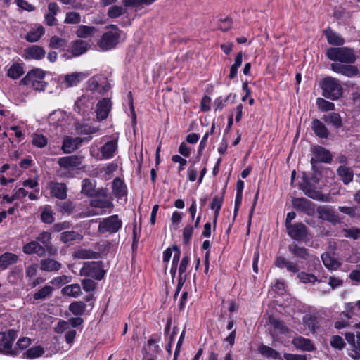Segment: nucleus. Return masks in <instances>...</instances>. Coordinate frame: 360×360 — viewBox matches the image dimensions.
I'll list each match as a JSON object with an SVG mask.
<instances>
[{
	"label": "nucleus",
	"mask_w": 360,
	"mask_h": 360,
	"mask_svg": "<svg viewBox=\"0 0 360 360\" xmlns=\"http://www.w3.org/2000/svg\"><path fill=\"white\" fill-rule=\"evenodd\" d=\"M304 322L313 333H315L319 328V321H317V319L314 316H309L307 319H304Z\"/></svg>",
	"instance_id": "nucleus-55"
},
{
	"label": "nucleus",
	"mask_w": 360,
	"mask_h": 360,
	"mask_svg": "<svg viewBox=\"0 0 360 360\" xmlns=\"http://www.w3.org/2000/svg\"><path fill=\"white\" fill-rule=\"evenodd\" d=\"M319 217L323 220L335 224L339 221L338 214L334 210L326 206H320L317 208Z\"/></svg>",
	"instance_id": "nucleus-19"
},
{
	"label": "nucleus",
	"mask_w": 360,
	"mask_h": 360,
	"mask_svg": "<svg viewBox=\"0 0 360 360\" xmlns=\"http://www.w3.org/2000/svg\"><path fill=\"white\" fill-rule=\"evenodd\" d=\"M97 32L94 26L79 25L76 31V34L79 38H87L91 37Z\"/></svg>",
	"instance_id": "nucleus-38"
},
{
	"label": "nucleus",
	"mask_w": 360,
	"mask_h": 360,
	"mask_svg": "<svg viewBox=\"0 0 360 360\" xmlns=\"http://www.w3.org/2000/svg\"><path fill=\"white\" fill-rule=\"evenodd\" d=\"M122 222L117 215H112L103 219L98 225V231L100 233H115L122 227Z\"/></svg>",
	"instance_id": "nucleus-8"
},
{
	"label": "nucleus",
	"mask_w": 360,
	"mask_h": 360,
	"mask_svg": "<svg viewBox=\"0 0 360 360\" xmlns=\"http://www.w3.org/2000/svg\"><path fill=\"white\" fill-rule=\"evenodd\" d=\"M269 322L271 325L275 329H277L280 333L283 334L288 332V328L284 326L283 321L276 319H270Z\"/></svg>",
	"instance_id": "nucleus-56"
},
{
	"label": "nucleus",
	"mask_w": 360,
	"mask_h": 360,
	"mask_svg": "<svg viewBox=\"0 0 360 360\" xmlns=\"http://www.w3.org/2000/svg\"><path fill=\"white\" fill-rule=\"evenodd\" d=\"M328 44L334 46H341L345 43V39L331 28L328 27L323 31Z\"/></svg>",
	"instance_id": "nucleus-32"
},
{
	"label": "nucleus",
	"mask_w": 360,
	"mask_h": 360,
	"mask_svg": "<svg viewBox=\"0 0 360 360\" xmlns=\"http://www.w3.org/2000/svg\"><path fill=\"white\" fill-rule=\"evenodd\" d=\"M342 232L343 236L346 238H351L355 240L360 237V229L359 228L344 229Z\"/></svg>",
	"instance_id": "nucleus-53"
},
{
	"label": "nucleus",
	"mask_w": 360,
	"mask_h": 360,
	"mask_svg": "<svg viewBox=\"0 0 360 360\" xmlns=\"http://www.w3.org/2000/svg\"><path fill=\"white\" fill-rule=\"evenodd\" d=\"M82 285L86 292L94 291L96 288V283L91 279H83L82 281Z\"/></svg>",
	"instance_id": "nucleus-62"
},
{
	"label": "nucleus",
	"mask_w": 360,
	"mask_h": 360,
	"mask_svg": "<svg viewBox=\"0 0 360 360\" xmlns=\"http://www.w3.org/2000/svg\"><path fill=\"white\" fill-rule=\"evenodd\" d=\"M323 120L331 124L335 128L339 129L342 126V122L340 115L337 112H330L323 117Z\"/></svg>",
	"instance_id": "nucleus-40"
},
{
	"label": "nucleus",
	"mask_w": 360,
	"mask_h": 360,
	"mask_svg": "<svg viewBox=\"0 0 360 360\" xmlns=\"http://www.w3.org/2000/svg\"><path fill=\"white\" fill-rule=\"evenodd\" d=\"M123 13V8L119 6H112L109 8L108 15L111 18H115Z\"/></svg>",
	"instance_id": "nucleus-58"
},
{
	"label": "nucleus",
	"mask_w": 360,
	"mask_h": 360,
	"mask_svg": "<svg viewBox=\"0 0 360 360\" xmlns=\"http://www.w3.org/2000/svg\"><path fill=\"white\" fill-rule=\"evenodd\" d=\"M62 265L60 262L51 258H46L40 261V269L44 271H58Z\"/></svg>",
	"instance_id": "nucleus-31"
},
{
	"label": "nucleus",
	"mask_w": 360,
	"mask_h": 360,
	"mask_svg": "<svg viewBox=\"0 0 360 360\" xmlns=\"http://www.w3.org/2000/svg\"><path fill=\"white\" fill-rule=\"evenodd\" d=\"M24 72L23 63H13L8 70L7 76L13 79H16L20 78Z\"/></svg>",
	"instance_id": "nucleus-35"
},
{
	"label": "nucleus",
	"mask_w": 360,
	"mask_h": 360,
	"mask_svg": "<svg viewBox=\"0 0 360 360\" xmlns=\"http://www.w3.org/2000/svg\"><path fill=\"white\" fill-rule=\"evenodd\" d=\"M288 234L297 241H304L307 239L308 229L302 223H295L287 228Z\"/></svg>",
	"instance_id": "nucleus-11"
},
{
	"label": "nucleus",
	"mask_w": 360,
	"mask_h": 360,
	"mask_svg": "<svg viewBox=\"0 0 360 360\" xmlns=\"http://www.w3.org/2000/svg\"><path fill=\"white\" fill-rule=\"evenodd\" d=\"M117 148V140L113 139L105 143L101 149V153L103 159H110L114 156Z\"/></svg>",
	"instance_id": "nucleus-26"
},
{
	"label": "nucleus",
	"mask_w": 360,
	"mask_h": 360,
	"mask_svg": "<svg viewBox=\"0 0 360 360\" xmlns=\"http://www.w3.org/2000/svg\"><path fill=\"white\" fill-rule=\"evenodd\" d=\"M112 191L114 195L118 198H122L126 195V186L120 178L117 177L113 180Z\"/></svg>",
	"instance_id": "nucleus-36"
},
{
	"label": "nucleus",
	"mask_w": 360,
	"mask_h": 360,
	"mask_svg": "<svg viewBox=\"0 0 360 360\" xmlns=\"http://www.w3.org/2000/svg\"><path fill=\"white\" fill-rule=\"evenodd\" d=\"M292 204L295 209L302 212L307 215H312L315 212V204L304 198H295L292 200Z\"/></svg>",
	"instance_id": "nucleus-12"
},
{
	"label": "nucleus",
	"mask_w": 360,
	"mask_h": 360,
	"mask_svg": "<svg viewBox=\"0 0 360 360\" xmlns=\"http://www.w3.org/2000/svg\"><path fill=\"white\" fill-rule=\"evenodd\" d=\"M112 103L109 98H103L96 105V118L99 121L106 119L111 110Z\"/></svg>",
	"instance_id": "nucleus-16"
},
{
	"label": "nucleus",
	"mask_w": 360,
	"mask_h": 360,
	"mask_svg": "<svg viewBox=\"0 0 360 360\" xmlns=\"http://www.w3.org/2000/svg\"><path fill=\"white\" fill-rule=\"evenodd\" d=\"M50 195L59 200H65L68 196V187L65 183L51 181L49 183Z\"/></svg>",
	"instance_id": "nucleus-14"
},
{
	"label": "nucleus",
	"mask_w": 360,
	"mask_h": 360,
	"mask_svg": "<svg viewBox=\"0 0 360 360\" xmlns=\"http://www.w3.org/2000/svg\"><path fill=\"white\" fill-rule=\"evenodd\" d=\"M326 55L330 60L346 64L354 63L356 59L354 49L349 47L329 48Z\"/></svg>",
	"instance_id": "nucleus-3"
},
{
	"label": "nucleus",
	"mask_w": 360,
	"mask_h": 360,
	"mask_svg": "<svg viewBox=\"0 0 360 360\" xmlns=\"http://www.w3.org/2000/svg\"><path fill=\"white\" fill-rule=\"evenodd\" d=\"M53 288L50 285H45L33 295L35 300H46L52 295Z\"/></svg>",
	"instance_id": "nucleus-43"
},
{
	"label": "nucleus",
	"mask_w": 360,
	"mask_h": 360,
	"mask_svg": "<svg viewBox=\"0 0 360 360\" xmlns=\"http://www.w3.org/2000/svg\"><path fill=\"white\" fill-rule=\"evenodd\" d=\"M331 69L337 73H340L349 77L355 76L359 73L358 68L356 66L349 65L332 63Z\"/></svg>",
	"instance_id": "nucleus-20"
},
{
	"label": "nucleus",
	"mask_w": 360,
	"mask_h": 360,
	"mask_svg": "<svg viewBox=\"0 0 360 360\" xmlns=\"http://www.w3.org/2000/svg\"><path fill=\"white\" fill-rule=\"evenodd\" d=\"M321 259L325 267L330 271H335L338 269L342 265L341 262L335 257L333 253H323L321 255Z\"/></svg>",
	"instance_id": "nucleus-21"
},
{
	"label": "nucleus",
	"mask_w": 360,
	"mask_h": 360,
	"mask_svg": "<svg viewBox=\"0 0 360 360\" xmlns=\"http://www.w3.org/2000/svg\"><path fill=\"white\" fill-rule=\"evenodd\" d=\"M120 34L118 32L108 31L105 32L98 42V46L103 51H108L118 44Z\"/></svg>",
	"instance_id": "nucleus-9"
},
{
	"label": "nucleus",
	"mask_w": 360,
	"mask_h": 360,
	"mask_svg": "<svg viewBox=\"0 0 360 360\" xmlns=\"http://www.w3.org/2000/svg\"><path fill=\"white\" fill-rule=\"evenodd\" d=\"M46 51L43 47L33 45L25 49L23 57L27 60H41L44 57Z\"/></svg>",
	"instance_id": "nucleus-22"
},
{
	"label": "nucleus",
	"mask_w": 360,
	"mask_h": 360,
	"mask_svg": "<svg viewBox=\"0 0 360 360\" xmlns=\"http://www.w3.org/2000/svg\"><path fill=\"white\" fill-rule=\"evenodd\" d=\"M82 156L74 155L60 158L58 160V164L62 168L70 169L79 167L82 163Z\"/></svg>",
	"instance_id": "nucleus-15"
},
{
	"label": "nucleus",
	"mask_w": 360,
	"mask_h": 360,
	"mask_svg": "<svg viewBox=\"0 0 360 360\" xmlns=\"http://www.w3.org/2000/svg\"><path fill=\"white\" fill-rule=\"evenodd\" d=\"M223 195L221 197L215 196L210 204V208L214 210V215L213 217L214 228H215L217 224V220L223 203Z\"/></svg>",
	"instance_id": "nucleus-39"
},
{
	"label": "nucleus",
	"mask_w": 360,
	"mask_h": 360,
	"mask_svg": "<svg viewBox=\"0 0 360 360\" xmlns=\"http://www.w3.org/2000/svg\"><path fill=\"white\" fill-rule=\"evenodd\" d=\"M18 261V256L11 252H5L0 256V269H6L9 266L15 264Z\"/></svg>",
	"instance_id": "nucleus-30"
},
{
	"label": "nucleus",
	"mask_w": 360,
	"mask_h": 360,
	"mask_svg": "<svg viewBox=\"0 0 360 360\" xmlns=\"http://www.w3.org/2000/svg\"><path fill=\"white\" fill-rule=\"evenodd\" d=\"M91 139V136L85 138H71L67 136L63 141L62 150L65 153H71L76 150L84 141L87 142Z\"/></svg>",
	"instance_id": "nucleus-13"
},
{
	"label": "nucleus",
	"mask_w": 360,
	"mask_h": 360,
	"mask_svg": "<svg viewBox=\"0 0 360 360\" xmlns=\"http://www.w3.org/2000/svg\"><path fill=\"white\" fill-rule=\"evenodd\" d=\"M297 278L301 283H315L316 282L320 283L325 282L321 278L319 279L316 276L311 273H307L301 271L297 274Z\"/></svg>",
	"instance_id": "nucleus-37"
},
{
	"label": "nucleus",
	"mask_w": 360,
	"mask_h": 360,
	"mask_svg": "<svg viewBox=\"0 0 360 360\" xmlns=\"http://www.w3.org/2000/svg\"><path fill=\"white\" fill-rule=\"evenodd\" d=\"M316 105L318 108L323 112H327L330 110H333L335 108V105L333 103L328 101L322 98H318L316 100Z\"/></svg>",
	"instance_id": "nucleus-47"
},
{
	"label": "nucleus",
	"mask_w": 360,
	"mask_h": 360,
	"mask_svg": "<svg viewBox=\"0 0 360 360\" xmlns=\"http://www.w3.org/2000/svg\"><path fill=\"white\" fill-rule=\"evenodd\" d=\"M43 34L44 28L42 27H39L37 29L29 31L25 36V39L29 42H36L41 39Z\"/></svg>",
	"instance_id": "nucleus-45"
},
{
	"label": "nucleus",
	"mask_w": 360,
	"mask_h": 360,
	"mask_svg": "<svg viewBox=\"0 0 360 360\" xmlns=\"http://www.w3.org/2000/svg\"><path fill=\"white\" fill-rule=\"evenodd\" d=\"M292 343L297 349L302 351L312 352L316 349L314 345L309 339L302 336L294 338Z\"/></svg>",
	"instance_id": "nucleus-25"
},
{
	"label": "nucleus",
	"mask_w": 360,
	"mask_h": 360,
	"mask_svg": "<svg viewBox=\"0 0 360 360\" xmlns=\"http://www.w3.org/2000/svg\"><path fill=\"white\" fill-rule=\"evenodd\" d=\"M45 72L39 68H34L20 81V85H30L33 89L44 91L47 86V82L44 81Z\"/></svg>",
	"instance_id": "nucleus-1"
},
{
	"label": "nucleus",
	"mask_w": 360,
	"mask_h": 360,
	"mask_svg": "<svg viewBox=\"0 0 360 360\" xmlns=\"http://www.w3.org/2000/svg\"><path fill=\"white\" fill-rule=\"evenodd\" d=\"M73 257L81 259H100L101 255L90 249L79 248L74 252Z\"/></svg>",
	"instance_id": "nucleus-27"
},
{
	"label": "nucleus",
	"mask_w": 360,
	"mask_h": 360,
	"mask_svg": "<svg viewBox=\"0 0 360 360\" xmlns=\"http://www.w3.org/2000/svg\"><path fill=\"white\" fill-rule=\"evenodd\" d=\"M89 46V43L86 41L77 39L72 43L69 51L71 53L72 56L77 57L85 53L88 51Z\"/></svg>",
	"instance_id": "nucleus-24"
},
{
	"label": "nucleus",
	"mask_w": 360,
	"mask_h": 360,
	"mask_svg": "<svg viewBox=\"0 0 360 360\" xmlns=\"http://www.w3.org/2000/svg\"><path fill=\"white\" fill-rule=\"evenodd\" d=\"M90 205L91 207L101 209L112 208L113 207V203L111 201L101 199L92 200Z\"/></svg>",
	"instance_id": "nucleus-48"
},
{
	"label": "nucleus",
	"mask_w": 360,
	"mask_h": 360,
	"mask_svg": "<svg viewBox=\"0 0 360 360\" xmlns=\"http://www.w3.org/2000/svg\"><path fill=\"white\" fill-rule=\"evenodd\" d=\"M88 76V73L82 72H75L68 74L64 77L63 84L66 88L75 86Z\"/></svg>",
	"instance_id": "nucleus-18"
},
{
	"label": "nucleus",
	"mask_w": 360,
	"mask_h": 360,
	"mask_svg": "<svg viewBox=\"0 0 360 360\" xmlns=\"http://www.w3.org/2000/svg\"><path fill=\"white\" fill-rule=\"evenodd\" d=\"M83 239V236L75 231H63L60 235V240L63 243H68L72 241L80 242Z\"/></svg>",
	"instance_id": "nucleus-33"
},
{
	"label": "nucleus",
	"mask_w": 360,
	"mask_h": 360,
	"mask_svg": "<svg viewBox=\"0 0 360 360\" xmlns=\"http://www.w3.org/2000/svg\"><path fill=\"white\" fill-rule=\"evenodd\" d=\"M82 276L91 277L96 280H101L105 275V271L103 269L102 262H86L80 269Z\"/></svg>",
	"instance_id": "nucleus-6"
},
{
	"label": "nucleus",
	"mask_w": 360,
	"mask_h": 360,
	"mask_svg": "<svg viewBox=\"0 0 360 360\" xmlns=\"http://www.w3.org/2000/svg\"><path fill=\"white\" fill-rule=\"evenodd\" d=\"M44 352V349L41 347L36 346L29 349L26 352V355L27 358L33 359L41 356Z\"/></svg>",
	"instance_id": "nucleus-52"
},
{
	"label": "nucleus",
	"mask_w": 360,
	"mask_h": 360,
	"mask_svg": "<svg viewBox=\"0 0 360 360\" xmlns=\"http://www.w3.org/2000/svg\"><path fill=\"white\" fill-rule=\"evenodd\" d=\"M317 183L312 182L309 177L304 176L300 184V189L309 198L321 202H329L330 196L323 194L316 186Z\"/></svg>",
	"instance_id": "nucleus-4"
},
{
	"label": "nucleus",
	"mask_w": 360,
	"mask_h": 360,
	"mask_svg": "<svg viewBox=\"0 0 360 360\" xmlns=\"http://www.w3.org/2000/svg\"><path fill=\"white\" fill-rule=\"evenodd\" d=\"M59 207L60 212L63 213H70L75 207L73 203L70 200L60 202Z\"/></svg>",
	"instance_id": "nucleus-64"
},
{
	"label": "nucleus",
	"mask_w": 360,
	"mask_h": 360,
	"mask_svg": "<svg viewBox=\"0 0 360 360\" xmlns=\"http://www.w3.org/2000/svg\"><path fill=\"white\" fill-rule=\"evenodd\" d=\"M64 22L67 24H78L81 22V16L77 12H68L65 15Z\"/></svg>",
	"instance_id": "nucleus-50"
},
{
	"label": "nucleus",
	"mask_w": 360,
	"mask_h": 360,
	"mask_svg": "<svg viewBox=\"0 0 360 360\" xmlns=\"http://www.w3.org/2000/svg\"><path fill=\"white\" fill-rule=\"evenodd\" d=\"M76 129L79 131L82 134H91L98 131V128L88 124H77Z\"/></svg>",
	"instance_id": "nucleus-54"
},
{
	"label": "nucleus",
	"mask_w": 360,
	"mask_h": 360,
	"mask_svg": "<svg viewBox=\"0 0 360 360\" xmlns=\"http://www.w3.org/2000/svg\"><path fill=\"white\" fill-rule=\"evenodd\" d=\"M22 251L25 254L31 255L36 253L39 257L45 255V248L36 240H32L26 243L22 247Z\"/></svg>",
	"instance_id": "nucleus-23"
},
{
	"label": "nucleus",
	"mask_w": 360,
	"mask_h": 360,
	"mask_svg": "<svg viewBox=\"0 0 360 360\" xmlns=\"http://www.w3.org/2000/svg\"><path fill=\"white\" fill-rule=\"evenodd\" d=\"M62 292L69 297H77L82 294L81 287L77 283L68 285L62 289Z\"/></svg>",
	"instance_id": "nucleus-42"
},
{
	"label": "nucleus",
	"mask_w": 360,
	"mask_h": 360,
	"mask_svg": "<svg viewBox=\"0 0 360 360\" xmlns=\"http://www.w3.org/2000/svg\"><path fill=\"white\" fill-rule=\"evenodd\" d=\"M288 248V250L290 251V252L297 258L304 259V260H307V259H311V261L313 262V266H314L313 269H314V270L322 269V266L320 264V261H319V258L315 256L311 255L309 252V249H307L304 247L299 246L297 244L289 245Z\"/></svg>",
	"instance_id": "nucleus-7"
},
{
	"label": "nucleus",
	"mask_w": 360,
	"mask_h": 360,
	"mask_svg": "<svg viewBox=\"0 0 360 360\" xmlns=\"http://www.w3.org/2000/svg\"><path fill=\"white\" fill-rule=\"evenodd\" d=\"M70 281V276H66V275H63V276L54 278L51 281V283L53 285H56L60 286L62 285H64L65 283H69Z\"/></svg>",
	"instance_id": "nucleus-63"
},
{
	"label": "nucleus",
	"mask_w": 360,
	"mask_h": 360,
	"mask_svg": "<svg viewBox=\"0 0 360 360\" xmlns=\"http://www.w3.org/2000/svg\"><path fill=\"white\" fill-rule=\"evenodd\" d=\"M51 233L49 231H41L36 237V241L39 243L45 248V252H48L50 255H53L56 252V248L51 244Z\"/></svg>",
	"instance_id": "nucleus-17"
},
{
	"label": "nucleus",
	"mask_w": 360,
	"mask_h": 360,
	"mask_svg": "<svg viewBox=\"0 0 360 360\" xmlns=\"http://www.w3.org/2000/svg\"><path fill=\"white\" fill-rule=\"evenodd\" d=\"M330 345L334 348L341 349L344 348L345 343L342 337L339 335H333L331 338Z\"/></svg>",
	"instance_id": "nucleus-57"
},
{
	"label": "nucleus",
	"mask_w": 360,
	"mask_h": 360,
	"mask_svg": "<svg viewBox=\"0 0 360 360\" xmlns=\"http://www.w3.org/2000/svg\"><path fill=\"white\" fill-rule=\"evenodd\" d=\"M86 304L82 301L74 302L69 306V310L77 316L82 315L86 309Z\"/></svg>",
	"instance_id": "nucleus-46"
},
{
	"label": "nucleus",
	"mask_w": 360,
	"mask_h": 360,
	"mask_svg": "<svg viewBox=\"0 0 360 360\" xmlns=\"http://www.w3.org/2000/svg\"><path fill=\"white\" fill-rule=\"evenodd\" d=\"M319 85L323 96L327 98L337 100L342 95L343 89L335 78L327 77L320 82Z\"/></svg>",
	"instance_id": "nucleus-2"
},
{
	"label": "nucleus",
	"mask_w": 360,
	"mask_h": 360,
	"mask_svg": "<svg viewBox=\"0 0 360 360\" xmlns=\"http://www.w3.org/2000/svg\"><path fill=\"white\" fill-rule=\"evenodd\" d=\"M311 151L314 155L310 161L312 169H315L319 162L330 163L332 160L330 152L322 146H316L313 147Z\"/></svg>",
	"instance_id": "nucleus-10"
},
{
	"label": "nucleus",
	"mask_w": 360,
	"mask_h": 360,
	"mask_svg": "<svg viewBox=\"0 0 360 360\" xmlns=\"http://www.w3.org/2000/svg\"><path fill=\"white\" fill-rule=\"evenodd\" d=\"M337 174L345 185H348L353 181L354 172L351 167L341 165L338 168Z\"/></svg>",
	"instance_id": "nucleus-28"
},
{
	"label": "nucleus",
	"mask_w": 360,
	"mask_h": 360,
	"mask_svg": "<svg viewBox=\"0 0 360 360\" xmlns=\"http://www.w3.org/2000/svg\"><path fill=\"white\" fill-rule=\"evenodd\" d=\"M32 144L39 148H44L47 144L46 138L42 134H33Z\"/></svg>",
	"instance_id": "nucleus-51"
},
{
	"label": "nucleus",
	"mask_w": 360,
	"mask_h": 360,
	"mask_svg": "<svg viewBox=\"0 0 360 360\" xmlns=\"http://www.w3.org/2000/svg\"><path fill=\"white\" fill-rule=\"evenodd\" d=\"M49 46L53 49L65 48L67 46V41L63 38L53 36L50 39Z\"/></svg>",
	"instance_id": "nucleus-49"
},
{
	"label": "nucleus",
	"mask_w": 360,
	"mask_h": 360,
	"mask_svg": "<svg viewBox=\"0 0 360 360\" xmlns=\"http://www.w3.org/2000/svg\"><path fill=\"white\" fill-rule=\"evenodd\" d=\"M17 338V333L14 330L0 332V354L15 356L16 351L12 349L13 342Z\"/></svg>",
	"instance_id": "nucleus-5"
},
{
	"label": "nucleus",
	"mask_w": 360,
	"mask_h": 360,
	"mask_svg": "<svg viewBox=\"0 0 360 360\" xmlns=\"http://www.w3.org/2000/svg\"><path fill=\"white\" fill-rule=\"evenodd\" d=\"M81 192L89 197L97 196L99 193L95 190L94 182L89 179H84L82 181Z\"/></svg>",
	"instance_id": "nucleus-34"
},
{
	"label": "nucleus",
	"mask_w": 360,
	"mask_h": 360,
	"mask_svg": "<svg viewBox=\"0 0 360 360\" xmlns=\"http://www.w3.org/2000/svg\"><path fill=\"white\" fill-rule=\"evenodd\" d=\"M311 129L319 138L327 139L329 136V131L326 125L316 118L311 122Z\"/></svg>",
	"instance_id": "nucleus-29"
},
{
	"label": "nucleus",
	"mask_w": 360,
	"mask_h": 360,
	"mask_svg": "<svg viewBox=\"0 0 360 360\" xmlns=\"http://www.w3.org/2000/svg\"><path fill=\"white\" fill-rule=\"evenodd\" d=\"M41 219L44 223L51 224L54 221L52 212L49 209H44L41 214Z\"/></svg>",
	"instance_id": "nucleus-59"
},
{
	"label": "nucleus",
	"mask_w": 360,
	"mask_h": 360,
	"mask_svg": "<svg viewBox=\"0 0 360 360\" xmlns=\"http://www.w3.org/2000/svg\"><path fill=\"white\" fill-rule=\"evenodd\" d=\"M258 351L262 355L266 356V358H272L275 359H281L280 354L274 349L269 346L262 345L259 347Z\"/></svg>",
	"instance_id": "nucleus-44"
},
{
	"label": "nucleus",
	"mask_w": 360,
	"mask_h": 360,
	"mask_svg": "<svg viewBox=\"0 0 360 360\" xmlns=\"http://www.w3.org/2000/svg\"><path fill=\"white\" fill-rule=\"evenodd\" d=\"M193 233V227L191 225H187L183 230V240L185 244H188Z\"/></svg>",
	"instance_id": "nucleus-60"
},
{
	"label": "nucleus",
	"mask_w": 360,
	"mask_h": 360,
	"mask_svg": "<svg viewBox=\"0 0 360 360\" xmlns=\"http://www.w3.org/2000/svg\"><path fill=\"white\" fill-rule=\"evenodd\" d=\"M89 98L86 96H82L79 98L75 103L74 109L76 112L80 113L81 111H85L84 104L85 102L87 101Z\"/></svg>",
	"instance_id": "nucleus-61"
},
{
	"label": "nucleus",
	"mask_w": 360,
	"mask_h": 360,
	"mask_svg": "<svg viewBox=\"0 0 360 360\" xmlns=\"http://www.w3.org/2000/svg\"><path fill=\"white\" fill-rule=\"evenodd\" d=\"M189 261L190 258L188 255H185L181 261L179 269V286L183 285L186 279V275H184V274L186 271Z\"/></svg>",
	"instance_id": "nucleus-41"
}]
</instances>
